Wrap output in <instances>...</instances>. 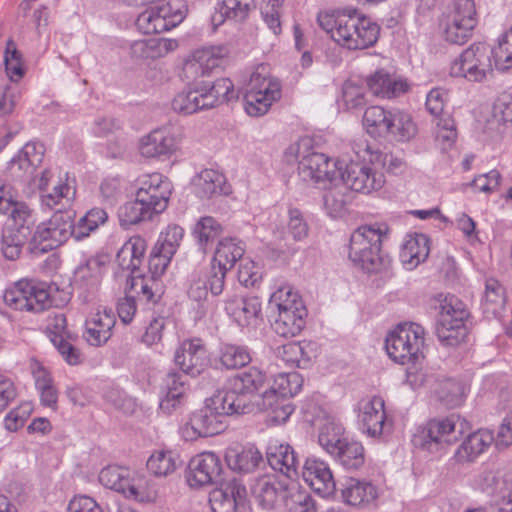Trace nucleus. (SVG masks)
<instances>
[{
    "label": "nucleus",
    "instance_id": "nucleus-8",
    "mask_svg": "<svg viewBox=\"0 0 512 512\" xmlns=\"http://www.w3.org/2000/svg\"><path fill=\"white\" fill-rule=\"evenodd\" d=\"M388 234V226H358L350 237L349 258L367 273L379 271L383 266L380 246Z\"/></svg>",
    "mask_w": 512,
    "mask_h": 512
},
{
    "label": "nucleus",
    "instance_id": "nucleus-62",
    "mask_svg": "<svg viewBox=\"0 0 512 512\" xmlns=\"http://www.w3.org/2000/svg\"><path fill=\"white\" fill-rule=\"evenodd\" d=\"M367 102L363 87L353 81L343 85L341 103L347 111H354L363 107Z\"/></svg>",
    "mask_w": 512,
    "mask_h": 512
},
{
    "label": "nucleus",
    "instance_id": "nucleus-35",
    "mask_svg": "<svg viewBox=\"0 0 512 512\" xmlns=\"http://www.w3.org/2000/svg\"><path fill=\"white\" fill-rule=\"evenodd\" d=\"M225 460L233 471L251 473L263 463V456L254 446L230 447L226 450Z\"/></svg>",
    "mask_w": 512,
    "mask_h": 512
},
{
    "label": "nucleus",
    "instance_id": "nucleus-18",
    "mask_svg": "<svg viewBox=\"0 0 512 512\" xmlns=\"http://www.w3.org/2000/svg\"><path fill=\"white\" fill-rule=\"evenodd\" d=\"M372 96L382 100H392L406 94L410 83L392 68L381 67L363 78Z\"/></svg>",
    "mask_w": 512,
    "mask_h": 512
},
{
    "label": "nucleus",
    "instance_id": "nucleus-23",
    "mask_svg": "<svg viewBox=\"0 0 512 512\" xmlns=\"http://www.w3.org/2000/svg\"><path fill=\"white\" fill-rule=\"evenodd\" d=\"M209 496L213 512H236L246 503L247 491L237 479L221 481Z\"/></svg>",
    "mask_w": 512,
    "mask_h": 512
},
{
    "label": "nucleus",
    "instance_id": "nucleus-57",
    "mask_svg": "<svg viewBox=\"0 0 512 512\" xmlns=\"http://www.w3.org/2000/svg\"><path fill=\"white\" fill-rule=\"evenodd\" d=\"M495 67L499 70L512 68V27L501 34L491 49Z\"/></svg>",
    "mask_w": 512,
    "mask_h": 512
},
{
    "label": "nucleus",
    "instance_id": "nucleus-25",
    "mask_svg": "<svg viewBox=\"0 0 512 512\" xmlns=\"http://www.w3.org/2000/svg\"><path fill=\"white\" fill-rule=\"evenodd\" d=\"M302 477L322 497H328L335 492L336 484L332 472L320 459L307 458L302 467Z\"/></svg>",
    "mask_w": 512,
    "mask_h": 512
},
{
    "label": "nucleus",
    "instance_id": "nucleus-14",
    "mask_svg": "<svg viewBox=\"0 0 512 512\" xmlns=\"http://www.w3.org/2000/svg\"><path fill=\"white\" fill-rule=\"evenodd\" d=\"M185 14L184 0H168L147 7L139 14L136 25L144 34L162 33L178 26Z\"/></svg>",
    "mask_w": 512,
    "mask_h": 512
},
{
    "label": "nucleus",
    "instance_id": "nucleus-29",
    "mask_svg": "<svg viewBox=\"0 0 512 512\" xmlns=\"http://www.w3.org/2000/svg\"><path fill=\"white\" fill-rule=\"evenodd\" d=\"M288 482L280 480L274 475H264L257 478L252 484V496L262 508L273 509L279 497L283 498Z\"/></svg>",
    "mask_w": 512,
    "mask_h": 512
},
{
    "label": "nucleus",
    "instance_id": "nucleus-27",
    "mask_svg": "<svg viewBox=\"0 0 512 512\" xmlns=\"http://www.w3.org/2000/svg\"><path fill=\"white\" fill-rule=\"evenodd\" d=\"M146 251V242L140 237H131L118 251L116 262L122 270L130 271L127 286L130 288V281L140 279L141 265Z\"/></svg>",
    "mask_w": 512,
    "mask_h": 512
},
{
    "label": "nucleus",
    "instance_id": "nucleus-49",
    "mask_svg": "<svg viewBox=\"0 0 512 512\" xmlns=\"http://www.w3.org/2000/svg\"><path fill=\"white\" fill-rule=\"evenodd\" d=\"M433 393L444 408L452 409L462 404L464 388L460 382L451 378H444L435 381Z\"/></svg>",
    "mask_w": 512,
    "mask_h": 512
},
{
    "label": "nucleus",
    "instance_id": "nucleus-48",
    "mask_svg": "<svg viewBox=\"0 0 512 512\" xmlns=\"http://www.w3.org/2000/svg\"><path fill=\"white\" fill-rule=\"evenodd\" d=\"M347 439L344 427L334 417L326 416L319 426L318 442L330 455Z\"/></svg>",
    "mask_w": 512,
    "mask_h": 512
},
{
    "label": "nucleus",
    "instance_id": "nucleus-59",
    "mask_svg": "<svg viewBox=\"0 0 512 512\" xmlns=\"http://www.w3.org/2000/svg\"><path fill=\"white\" fill-rule=\"evenodd\" d=\"M251 361L249 350L240 345L225 344L221 348L220 363L226 369H238Z\"/></svg>",
    "mask_w": 512,
    "mask_h": 512
},
{
    "label": "nucleus",
    "instance_id": "nucleus-32",
    "mask_svg": "<svg viewBox=\"0 0 512 512\" xmlns=\"http://www.w3.org/2000/svg\"><path fill=\"white\" fill-rule=\"evenodd\" d=\"M430 252V240L427 235L415 233L408 235L400 251V260L407 270L416 268L424 262Z\"/></svg>",
    "mask_w": 512,
    "mask_h": 512
},
{
    "label": "nucleus",
    "instance_id": "nucleus-6",
    "mask_svg": "<svg viewBox=\"0 0 512 512\" xmlns=\"http://www.w3.org/2000/svg\"><path fill=\"white\" fill-rule=\"evenodd\" d=\"M439 313L436 323V335L447 347H456L463 343L468 335L465 321L470 313L462 300L455 295L439 294Z\"/></svg>",
    "mask_w": 512,
    "mask_h": 512
},
{
    "label": "nucleus",
    "instance_id": "nucleus-30",
    "mask_svg": "<svg viewBox=\"0 0 512 512\" xmlns=\"http://www.w3.org/2000/svg\"><path fill=\"white\" fill-rule=\"evenodd\" d=\"M266 458L273 470L281 472L288 479L298 475L300 462L289 444H270L266 451Z\"/></svg>",
    "mask_w": 512,
    "mask_h": 512
},
{
    "label": "nucleus",
    "instance_id": "nucleus-13",
    "mask_svg": "<svg viewBox=\"0 0 512 512\" xmlns=\"http://www.w3.org/2000/svg\"><path fill=\"white\" fill-rule=\"evenodd\" d=\"M423 346L424 330L415 323L399 325L385 339L388 356L402 365L415 362L422 354Z\"/></svg>",
    "mask_w": 512,
    "mask_h": 512
},
{
    "label": "nucleus",
    "instance_id": "nucleus-63",
    "mask_svg": "<svg viewBox=\"0 0 512 512\" xmlns=\"http://www.w3.org/2000/svg\"><path fill=\"white\" fill-rule=\"evenodd\" d=\"M25 311L30 313H41L52 307V299L49 292L34 285L30 281V294H27Z\"/></svg>",
    "mask_w": 512,
    "mask_h": 512
},
{
    "label": "nucleus",
    "instance_id": "nucleus-45",
    "mask_svg": "<svg viewBox=\"0 0 512 512\" xmlns=\"http://www.w3.org/2000/svg\"><path fill=\"white\" fill-rule=\"evenodd\" d=\"M341 495L348 505L359 506L374 500L377 491L371 483L349 478L342 484Z\"/></svg>",
    "mask_w": 512,
    "mask_h": 512
},
{
    "label": "nucleus",
    "instance_id": "nucleus-60",
    "mask_svg": "<svg viewBox=\"0 0 512 512\" xmlns=\"http://www.w3.org/2000/svg\"><path fill=\"white\" fill-rule=\"evenodd\" d=\"M27 294H30V281L22 279L4 291L3 300L11 309L25 311Z\"/></svg>",
    "mask_w": 512,
    "mask_h": 512
},
{
    "label": "nucleus",
    "instance_id": "nucleus-15",
    "mask_svg": "<svg viewBox=\"0 0 512 512\" xmlns=\"http://www.w3.org/2000/svg\"><path fill=\"white\" fill-rule=\"evenodd\" d=\"M182 132L174 127L155 129L142 136L138 142V152L145 159L167 160L181 149Z\"/></svg>",
    "mask_w": 512,
    "mask_h": 512
},
{
    "label": "nucleus",
    "instance_id": "nucleus-3",
    "mask_svg": "<svg viewBox=\"0 0 512 512\" xmlns=\"http://www.w3.org/2000/svg\"><path fill=\"white\" fill-rule=\"evenodd\" d=\"M182 235L181 226H168L163 242L154 248L149 258V274L141 273L140 279L130 281V291H134L143 302L154 305L162 298L164 285L160 278L170 263L176 251L177 241Z\"/></svg>",
    "mask_w": 512,
    "mask_h": 512
},
{
    "label": "nucleus",
    "instance_id": "nucleus-50",
    "mask_svg": "<svg viewBox=\"0 0 512 512\" xmlns=\"http://www.w3.org/2000/svg\"><path fill=\"white\" fill-rule=\"evenodd\" d=\"M4 71L10 82L19 83L26 75L28 66L21 51L8 40L3 53Z\"/></svg>",
    "mask_w": 512,
    "mask_h": 512
},
{
    "label": "nucleus",
    "instance_id": "nucleus-53",
    "mask_svg": "<svg viewBox=\"0 0 512 512\" xmlns=\"http://www.w3.org/2000/svg\"><path fill=\"white\" fill-rule=\"evenodd\" d=\"M244 253L245 247L242 241L232 237L224 238L218 242L212 260L231 270L237 261L243 259Z\"/></svg>",
    "mask_w": 512,
    "mask_h": 512
},
{
    "label": "nucleus",
    "instance_id": "nucleus-58",
    "mask_svg": "<svg viewBox=\"0 0 512 512\" xmlns=\"http://www.w3.org/2000/svg\"><path fill=\"white\" fill-rule=\"evenodd\" d=\"M177 456L172 451H156L147 460L148 470L157 477H166L177 467Z\"/></svg>",
    "mask_w": 512,
    "mask_h": 512
},
{
    "label": "nucleus",
    "instance_id": "nucleus-34",
    "mask_svg": "<svg viewBox=\"0 0 512 512\" xmlns=\"http://www.w3.org/2000/svg\"><path fill=\"white\" fill-rule=\"evenodd\" d=\"M50 339L63 359L70 365H77L81 362V352L67 338L69 333L66 330V317L63 314L56 315L53 319Z\"/></svg>",
    "mask_w": 512,
    "mask_h": 512
},
{
    "label": "nucleus",
    "instance_id": "nucleus-22",
    "mask_svg": "<svg viewBox=\"0 0 512 512\" xmlns=\"http://www.w3.org/2000/svg\"><path fill=\"white\" fill-rule=\"evenodd\" d=\"M174 361L187 375L197 377L210 364L206 347L200 339L185 340L175 352Z\"/></svg>",
    "mask_w": 512,
    "mask_h": 512
},
{
    "label": "nucleus",
    "instance_id": "nucleus-46",
    "mask_svg": "<svg viewBox=\"0 0 512 512\" xmlns=\"http://www.w3.org/2000/svg\"><path fill=\"white\" fill-rule=\"evenodd\" d=\"M283 501L286 512H316V503L312 495L302 489L297 482H288Z\"/></svg>",
    "mask_w": 512,
    "mask_h": 512
},
{
    "label": "nucleus",
    "instance_id": "nucleus-41",
    "mask_svg": "<svg viewBox=\"0 0 512 512\" xmlns=\"http://www.w3.org/2000/svg\"><path fill=\"white\" fill-rule=\"evenodd\" d=\"M390 114L391 108H386L381 105H371L367 107L362 116V127L364 131L374 139L386 138Z\"/></svg>",
    "mask_w": 512,
    "mask_h": 512
},
{
    "label": "nucleus",
    "instance_id": "nucleus-54",
    "mask_svg": "<svg viewBox=\"0 0 512 512\" xmlns=\"http://www.w3.org/2000/svg\"><path fill=\"white\" fill-rule=\"evenodd\" d=\"M442 34L444 39L452 44H464L472 36L475 25L470 24L468 20L464 22L455 18L442 15L440 20Z\"/></svg>",
    "mask_w": 512,
    "mask_h": 512
},
{
    "label": "nucleus",
    "instance_id": "nucleus-55",
    "mask_svg": "<svg viewBox=\"0 0 512 512\" xmlns=\"http://www.w3.org/2000/svg\"><path fill=\"white\" fill-rule=\"evenodd\" d=\"M505 302V288L498 280L488 278L485 282V292L482 299L484 313L497 316L504 309Z\"/></svg>",
    "mask_w": 512,
    "mask_h": 512
},
{
    "label": "nucleus",
    "instance_id": "nucleus-56",
    "mask_svg": "<svg viewBox=\"0 0 512 512\" xmlns=\"http://www.w3.org/2000/svg\"><path fill=\"white\" fill-rule=\"evenodd\" d=\"M351 195L344 192L343 186L333 185L324 194V205L332 219L341 218L347 211Z\"/></svg>",
    "mask_w": 512,
    "mask_h": 512
},
{
    "label": "nucleus",
    "instance_id": "nucleus-47",
    "mask_svg": "<svg viewBox=\"0 0 512 512\" xmlns=\"http://www.w3.org/2000/svg\"><path fill=\"white\" fill-rule=\"evenodd\" d=\"M114 325L115 318L112 314L98 312L87 322L86 340L93 346H100L106 343L112 335Z\"/></svg>",
    "mask_w": 512,
    "mask_h": 512
},
{
    "label": "nucleus",
    "instance_id": "nucleus-24",
    "mask_svg": "<svg viewBox=\"0 0 512 512\" xmlns=\"http://www.w3.org/2000/svg\"><path fill=\"white\" fill-rule=\"evenodd\" d=\"M108 262L109 256L106 254H97L88 258L74 271V287L87 293H93L101 283Z\"/></svg>",
    "mask_w": 512,
    "mask_h": 512
},
{
    "label": "nucleus",
    "instance_id": "nucleus-31",
    "mask_svg": "<svg viewBox=\"0 0 512 512\" xmlns=\"http://www.w3.org/2000/svg\"><path fill=\"white\" fill-rule=\"evenodd\" d=\"M226 312L242 327L256 322L261 314V302L258 297H234L226 302Z\"/></svg>",
    "mask_w": 512,
    "mask_h": 512
},
{
    "label": "nucleus",
    "instance_id": "nucleus-12",
    "mask_svg": "<svg viewBox=\"0 0 512 512\" xmlns=\"http://www.w3.org/2000/svg\"><path fill=\"white\" fill-rule=\"evenodd\" d=\"M236 414V411L226 402L217 391L206 399L205 406L194 412L184 429L185 436L190 439L209 437L223 431L222 417Z\"/></svg>",
    "mask_w": 512,
    "mask_h": 512
},
{
    "label": "nucleus",
    "instance_id": "nucleus-39",
    "mask_svg": "<svg viewBox=\"0 0 512 512\" xmlns=\"http://www.w3.org/2000/svg\"><path fill=\"white\" fill-rule=\"evenodd\" d=\"M306 315L305 307H300L299 311L272 312V328L279 336L294 337L304 328Z\"/></svg>",
    "mask_w": 512,
    "mask_h": 512
},
{
    "label": "nucleus",
    "instance_id": "nucleus-21",
    "mask_svg": "<svg viewBox=\"0 0 512 512\" xmlns=\"http://www.w3.org/2000/svg\"><path fill=\"white\" fill-rule=\"evenodd\" d=\"M358 411L361 428L369 436L378 437L391 431L392 423L386 419L384 400L381 397L362 399L358 403Z\"/></svg>",
    "mask_w": 512,
    "mask_h": 512
},
{
    "label": "nucleus",
    "instance_id": "nucleus-36",
    "mask_svg": "<svg viewBox=\"0 0 512 512\" xmlns=\"http://www.w3.org/2000/svg\"><path fill=\"white\" fill-rule=\"evenodd\" d=\"M179 47L176 39L151 38L135 41L131 47L135 57L145 60H156L167 56Z\"/></svg>",
    "mask_w": 512,
    "mask_h": 512
},
{
    "label": "nucleus",
    "instance_id": "nucleus-37",
    "mask_svg": "<svg viewBox=\"0 0 512 512\" xmlns=\"http://www.w3.org/2000/svg\"><path fill=\"white\" fill-rule=\"evenodd\" d=\"M388 121L386 138L398 142H407L414 138L418 132L417 124L412 115L403 109L392 107Z\"/></svg>",
    "mask_w": 512,
    "mask_h": 512
},
{
    "label": "nucleus",
    "instance_id": "nucleus-64",
    "mask_svg": "<svg viewBox=\"0 0 512 512\" xmlns=\"http://www.w3.org/2000/svg\"><path fill=\"white\" fill-rule=\"evenodd\" d=\"M0 214L7 216L15 224H24L36 220L34 210L26 202L13 200V198L1 210Z\"/></svg>",
    "mask_w": 512,
    "mask_h": 512
},
{
    "label": "nucleus",
    "instance_id": "nucleus-52",
    "mask_svg": "<svg viewBox=\"0 0 512 512\" xmlns=\"http://www.w3.org/2000/svg\"><path fill=\"white\" fill-rule=\"evenodd\" d=\"M331 456L347 470H357L365 462L362 444L349 438Z\"/></svg>",
    "mask_w": 512,
    "mask_h": 512
},
{
    "label": "nucleus",
    "instance_id": "nucleus-2",
    "mask_svg": "<svg viewBox=\"0 0 512 512\" xmlns=\"http://www.w3.org/2000/svg\"><path fill=\"white\" fill-rule=\"evenodd\" d=\"M171 183L163 174L154 172L140 178L136 199L121 210V224H139L153 221L155 215L162 213L168 206L171 195Z\"/></svg>",
    "mask_w": 512,
    "mask_h": 512
},
{
    "label": "nucleus",
    "instance_id": "nucleus-16",
    "mask_svg": "<svg viewBox=\"0 0 512 512\" xmlns=\"http://www.w3.org/2000/svg\"><path fill=\"white\" fill-rule=\"evenodd\" d=\"M99 226H37L30 248L34 253H46L66 242L70 237L80 241Z\"/></svg>",
    "mask_w": 512,
    "mask_h": 512
},
{
    "label": "nucleus",
    "instance_id": "nucleus-28",
    "mask_svg": "<svg viewBox=\"0 0 512 512\" xmlns=\"http://www.w3.org/2000/svg\"><path fill=\"white\" fill-rule=\"evenodd\" d=\"M188 386L184 376L176 372L168 373L165 379V394L160 400V410L167 414L179 412L186 405Z\"/></svg>",
    "mask_w": 512,
    "mask_h": 512
},
{
    "label": "nucleus",
    "instance_id": "nucleus-26",
    "mask_svg": "<svg viewBox=\"0 0 512 512\" xmlns=\"http://www.w3.org/2000/svg\"><path fill=\"white\" fill-rule=\"evenodd\" d=\"M254 411L268 414L271 423L279 425L285 423L294 411L291 400L279 394L276 389H265L254 402Z\"/></svg>",
    "mask_w": 512,
    "mask_h": 512
},
{
    "label": "nucleus",
    "instance_id": "nucleus-9",
    "mask_svg": "<svg viewBox=\"0 0 512 512\" xmlns=\"http://www.w3.org/2000/svg\"><path fill=\"white\" fill-rule=\"evenodd\" d=\"M282 97V85L264 66L252 73L244 94V110L251 117L266 115Z\"/></svg>",
    "mask_w": 512,
    "mask_h": 512
},
{
    "label": "nucleus",
    "instance_id": "nucleus-44",
    "mask_svg": "<svg viewBox=\"0 0 512 512\" xmlns=\"http://www.w3.org/2000/svg\"><path fill=\"white\" fill-rule=\"evenodd\" d=\"M277 356L291 367L307 368L313 355L312 344L309 342H289L276 350Z\"/></svg>",
    "mask_w": 512,
    "mask_h": 512
},
{
    "label": "nucleus",
    "instance_id": "nucleus-11",
    "mask_svg": "<svg viewBox=\"0 0 512 512\" xmlns=\"http://www.w3.org/2000/svg\"><path fill=\"white\" fill-rule=\"evenodd\" d=\"M492 58L488 45L473 43L450 63L449 75L468 82L483 83L493 75Z\"/></svg>",
    "mask_w": 512,
    "mask_h": 512
},
{
    "label": "nucleus",
    "instance_id": "nucleus-51",
    "mask_svg": "<svg viewBox=\"0 0 512 512\" xmlns=\"http://www.w3.org/2000/svg\"><path fill=\"white\" fill-rule=\"evenodd\" d=\"M45 147L39 142H28L19 151L17 156L11 160V170L32 172L43 161Z\"/></svg>",
    "mask_w": 512,
    "mask_h": 512
},
{
    "label": "nucleus",
    "instance_id": "nucleus-38",
    "mask_svg": "<svg viewBox=\"0 0 512 512\" xmlns=\"http://www.w3.org/2000/svg\"><path fill=\"white\" fill-rule=\"evenodd\" d=\"M194 185L201 197L229 195L232 193V186L227 182L226 176L214 169L202 170L195 177Z\"/></svg>",
    "mask_w": 512,
    "mask_h": 512
},
{
    "label": "nucleus",
    "instance_id": "nucleus-17",
    "mask_svg": "<svg viewBox=\"0 0 512 512\" xmlns=\"http://www.w3.org/2000/svg\"><path fill=\"white\" fill-rule=\"evenodd\" d=\"M342 169L341 161L316 152L303 157L298 165L299 175L303 181L325 188L338 180Z\"/></svg>",
    "mask_w": 512,
    "mask_h": 512
},
{
    "label": "nucleus",
    "instance_id": "nucleus-7",
    "mask_svg": "<svg viewBox=\"0 0 512 512\" xmlns=\"http://www.w3.org/2000/svg\"><path fill=\"white\" fill-rule=\"evenodd\" d=\"M464 421L454 414L429 420L414 436L416 447L435 455H443L463 435Z\"/></svg>",
    "mask_w": 512,
    "mask_h": 512
},
{
    "label": "nucleus",
    "instance_id": "nucleus-40",
    "mask_svg": "<svg viewBox=\"0 0 512 512\" xmlns=\"http://www.w3.org/2000/svg\"><path fill=\"white\" fill-rule=\"evenodd\" d=\"M254 7V0H218L216 12L212 15V24L216 27L227 19L243 21Z\"/></svg>",
    "mask_w": 512,
    "mask_h": 512
},
{
    "label": "nucleus",
    "instance_id": "nucleus-4",
    "mask_svg": "<svg viewBox=\"0 0 512 512\" xmlns=\"http://www.w3.org/2000/svg\"><path fill=\"white\" fill-rule=\"evenodd\" d=\"M238 98L233 82L219 78L213 83L198 82L178 93L172 108L177 113L190 115L200 110L212 109Z\"/></svg>",
    "mask_w": 512,
    "mask_h": 512
},
{
    "label": "nucleus",
    "instance_id": "nucleus-20",
    "mask_svg": "<svg viewBox=\"0 0 512 512\" xmlns=\"http://www.w3.org/2000/svg\"><path fill=\"white\" fill-rule=\"evenodd\" d=\"M222 463L213 452H204L193 457L188 466L187 482L191 487L218 485L223 481Z\"/></svg>",
    "mask_w": 512,
    "mask_h": 512
},
{
    "label": "nucleus",
    "instance_id": "nucleus-33",
    "mask_svg": "<svg viewBox=\"0 0 512 512\" xmlns=\"http://www.w3.org/2000/svg\"><path fill=\"white\" fill-rule=\"evenodd\" d=\"M494 441V435L488 430H478L469 434L454 453L458 463L473 462Z\"/></svg>",
    "mask_w": 512,
    "mask_h": 512
},
{
    "label": "nucleus",
    "instance_id": "nucleus-19",
    "mask_svg": "<svg viewBox=\"0 0 512 512\" xmlns=\"http://www.w3.org/2000/svg\"><path fill=\"white\" fill-rule=\"evenodd\" d=\"M99 482L103 486L139 502H150L156 498L155 491H146L133 483L130 479L129 470L120 466L103 468L99 474Z\"/></svg>",
    "mask_w": 512,
    "mask_h": 512
},
{
    "label": "nucleus",
    "instance_id": "nucleus-1",
    "mask_svg": "<svg viewBox=\"0 0 512 512\" xmlns=\"http://www.w3.org/2000/svg\"><path fill=\"white\" fill-rule=\"evenodd\" d=\"M317 23L337 45L351 51L371 48L380 37V26L356 8L320 11Z\"/></svg>",
    "mask_w": 512,
    "mask_h": 512
},
{
    "label": "nucleus",
    "instance_id": "nucleus-42",
    "mask_svg": "<svg viewBox=\"0 0 512 512\" xmlns=\"http://www.w3.org/2000/svg\"><path fill=\"white\" fill-rule=\"evenodd\" d=\"M30 234L29 226H5L1 238L3 256L11 261L18 259Z\"/></svg>",
    "mask_w": 512,
    "mask_h": 512
},
{
    "label": "nucleus",
    "instance_id": "nucleus-61",
    "mask_svg": "<svg viewBox=\"0 0 512 512\" xmlns=\"http://www.w3.org/2000/svg\"><path fill=\"white\" fill-rule=\"evenodd\" d=\"M269 306L272 312L285 310L299 311L304 307L302 301L290 288H280L271 295Z\"/></svg>",
    "mask_w": 512,
    "mask_h": 512
},
{
    "label": "nucleus",
    "instance_id": "nucleus-5",
    "mask_svg": "<svg viewBox=\"0 0 512 512\" xmlns=\"http://www.w3.org/2000/svg\"><path fill=\"white\" fill-rule=\"evenodd\" d=\"M383 164V154L366 145L356 152V159L346 164L339 177L346 188L369 194L381 189L385 183L384 174L377 170Z\"/></svg>",
    "mask_w": 512,
    "mask_h": 512
},
{
    "label": "nucleus",
    "instance_id": "nucleus-43",
    "mask_svg": "<svg viewBox=\"0 0 512 512\" xmlns=\"http://www.w3.org/2000/svg\"><path fill=\"white\" fill-rule=\"evenodd\" d=\"M228 56V49L225 46H210L197 49L192 59L187 62V68L198 66L202 74H208L213 69L221 66Z\"/></svg>",
    "mask_w": 512,
    "mask_h": 512
},
{
    "label": "nucleus",
    "instance_id": "nucleus-10",
    "mask_svg": "<svg viewBox=\"0 0 512 512\" xmlns=\"http://www.w3.org/2000/svg\"><path fill=\"white\" fill-rule=\"evenodd\" d=\"M266 386V374L256 367L237 373L229 380L228 391H218L236 414L254 412V402Z\"/></svg>",
    "mask_w": 512,
    "mask_h": 512
}]
</instances>
